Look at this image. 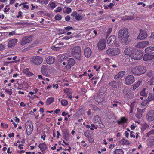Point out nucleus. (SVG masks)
Wrapping results in <instances>:
<instances>
[{"label": "nucleus", "instance_id": "40", "mask_svg": "<svg viewBox=\"0 0 154 154\" xmlns=\"http://www.w3.org/2000/svg\"><path fill=\"white\" fill-rule=\"evenodd\" d=\"M49 5H50V7L52 9H54L56 7L55 4L54 2H50L49 3Z\"/></svg>", "mask_w": 154, "mask_h": 154}, {"label": "nucleus", "instance_id": "38", "mask_svg": "<svg viewBox=\"0 0 154 154\" xmlns=\"http://www.w3.org/2000/svg\"><path fill=\"white\" fill-rule=\"evenodd\" d=\"M5 91L9 95H11L12 94V89H9L6 88L5 89Z\"/></svg>", "mask_w": 154, "mask_h": 154}, {"label": "nucleus", "instance_id": "24", "mask_svg": "<svg viewBox=\"0 0 154 154\" xmlns=\"http://www.w3.org/2000/svg\"><path fill=\"white\" fill-rule=\"evenodd\" d=\"M63 44L61 43H59L55 46L52 45L51 47V48L54 50H58L60 49L61 46L63 45Z\"/></svg>", "mask_w": 154, "mask_h": 154}, {"label": "nucleus", "instance_id": "45", "mask_svg": "<svg viewBox=\"0 0 154 154\" xmlns=\"http://www.w3.org/2000/svg\"><path fill=\"white\" fill-rule=\"evenodd\" d=\"M62 8L60 7H57L56 9L54 11L55 12H59L61 11Z\"/></svg>", "mask_w": 154, "mask_h": 154}, {"label": "nucleus", "instance_id": "21", "mask_svg": "<svg viewBox=\"0 0 154 154\" xmlns=\"http://www.w3.org/2000/svg\"><path fill=\"white\" fill-rule=\"evenodd\" d=\"M55 59L53 57H49L46 58V62L47 64H53L55 61Z\"/></svg>", "mask_w": 154, "mask_h": 154}, {"label": "nucleus", "instance_id": "8", "mask_svg": "<svg viewBox=\"0 0 154 154\" xmlns=\"http://www.w3.org/2000/svg\"><path fill=\"white\" fill-rule=\"evenodd\" d=\"M107 44H111L115 45L116 47H119V43H118L116 41V37L115 35H113L110 36L108 38L107 41Z\"/></svg>", "mask_w": 154, "mask_h": 154}, {"label": "nucleus", "instance_id": "52", "mask_svg": "<svg viewBox=\"0 0 154 154\" xmlns=\"http://www.w3.org/2000/svg\"><path fill=\"white\" fill-rule=\"evenodd\" d=\"M72 36H66L63 37L62 39H65V40H68L71 38H72Z\"/></svg>", "mask_w": 154, "mask_h": 154}, {"label": "nucleus", "instance_id": "19", "mask_svg": "<svg viewBox=\"0 0 154 154\" xmlns=\"http://www.w3.org/2000/svg\"><path fill=\"white\" fill-rule=\"evenodd\" d=\"M41 72L42 74L46 76H48V75L47 72V66L45 65H42L41 66Z\"/></svg>", "mask_w": 154, "mask_h": 154}, {"label": "nucleus", "instance_id": "4", "mask_svg": "<svg viewBox=\"0 0 154 154\" xmlns=\"http://www.w3.org/2000/svg\"><path fill=\"white\" fill-rule=\"evenodd\" d=\"M81 48L79 46H76L72 48L71 54L73 57L80 60H81Z\"/></svg>", "mask_w": 154, "mask_h": 154}, {"label": "nucleus", "instance_id": "60", "mask_svg": "<svg viewBox=\"0 0 154 154\" xmlns=\"http://www.w3.org/2000/svg\"><path fill=\"white\" fill-rule=\"evenodd\" d=\"M70 19V17L69 16H67L65 17V20L66 21H69Z\"/></svg>", "mask_w": 154, "mask_h": 154}, {"label": "nucleus", "instance_id": "15", "mask_svg": "<svg viewBox=\"0 0 154 154\" xmlns=\"http://www.w3.org/2000/svg\"><path fill=\"white\" fill-rule=\"evenodd\" d=\"M147 120L149 121H152L154 120V110H152L147 113L146 116Z\"/></svg>", "mask_w": 154, "mask_h": 154}, {"label": "nucleus", "instance_id": "1", "mask_svg": "<svg viewBox=\"0 0 154 154\" xmlns=\"http://www.w3.org/2000/svg\"><path fill=\"white\" fill-rule=\"evenodd\" d=\"M124 53L125 55H129L131 59L136 60L142 59L143 55L142 51L134 50L131 48H125Z\"/></svg>", "mask_w": 154, "mask_h": 154}, {"label": "nucleus", "instance_id": "50", "mask_svg": "<svg viewBox=\"0 0 154 154\" xmlns=\"http://www.w3.org/2000/svg\"><path fill=\"white\" fill-rule=\"evenodd\" d=\"M91 127L90 128V129L91 130L93 131L94 129H96L97 128V127L95 126V125L93 124L91 125Z\"/></svg>", "mask_w": 154, "mask_h": 154}, {"label": "nucleus", "instance_id": "49", "mask_svg": "<svg viewBox=\"0 0 154 154\" xmlns=\"http://www.w3.org/2000/svg\"><path fill=\"white\" fill-rule=\"evenodd\" d=\"M72 29V27L71 26H67L65 27V30H66V32Z\"/></svg>", "mask_w": 154, "mask_h": 154}, {"label": "nucleus", "instance_id": "6", "mask_svg": "<svg viewBox=\"0 0 154 154\" xmlns=\"http://www.w3.org/2000/svg\"><path fill=\"white\" fill-rule=\"evenodd\" d=\"M120 51L119 49L116 48H109L106 51V54L110 56H114L119 54Z\"/></svg>", "mask_w": 154, "mask_h": 154}, {"label": "nucleus", "instance_id": "58", "mask_svg": "<svg viewBox=\"0 0 154 154\" xmlns=\"http://www.w3.org/2000/svg\"><path fill=\"white\" fill-rule=\"evenodd\" d=\"M114 5L113 3H110L109 5H108V6L109 8H111Z\"/></svg>", "mask_w": 154, "mask_h": 154}, {"label": "nucleus", "instance_id": "23", "mask_svg": "<svg viewBox=\"0 0 154 154\" xmlns=\"http://www.w3.org/2000/svg\"><path fill=\"white\" fill-rule=\"evenodd\" d=\"M125 73V72L124 71H122L119 72L117 75H116L114 76V79L115 80H117L119 79H121L123 77Z\"/></svg>", "mask_w": 154, "mask_h": 154}, {"label": "nucleus", "instance_id": "22", "mask_svg": "<svg viewBox=\"0 0 154 154\" xmlns=\"http://www.w3.org/2000/svg\"><path fill=\"white\" fill-rule=\"evenodd\" d=\"M145 52L146 54H151L154 53V47L149 46L146 48L145 50Z\"/></svg>", "mask_w": 154, "mask_h": 154}, {"label": "nucleus", "instance_id": "9", "mask_svg": "<svg viewBox=\"0 0 154 154\" xmlns=\"http://www.w3.org/2000/svg\"><path fill=\"white\" fill-rule=\"evenodd\" d=\"M32 38L31 36H27L23 38L20 44L22 46L30 43L32 41Z\"/></svg>", "mask_w": 154, "mask_h": 154}, {"label": "nucleus", "instance_id": "32", "mask_svg": "<svg viewBox=\"0 0 154 154\" xmlns=\"http://www.w3.org/2000/svg\"><path fill=\"white\" fill-rule=\"evenodd\" d=\"M146 88L143 89L140 92V95L141 96L146 97L147 94V91H146Z\"/></svg>", "mask_w": 154, "mask_h": 154}, {"label": "nucleus", "instance_id": "55", "mask_svg": "<svg viewBox=\"0 0 154 154\" xmlns=\"http://www.w3.org/2000/svg\"><path fill=\"white\" fill-rule=\"evenodd\" d=\"M62 115L64 116H67L69 118L70 117V115L68 113H66L65 112H63L62 113Z\"/></svg>", "mask_w": 154, "mask_h": 154}, {"label": "nucleus", "instance_id": "31", "mask_svg": "<svg viewBox=\"0 0 154 154\" xmlns=\"http://www.w3.org/2000/svg\"><path fill=\"white\" fill-rule=\"evenodd\" d=\"M141 81H138L137 82L134 84L132 85L133 89L134 90H135L136 88H138L140 85Z\"/></svg>", "mask_w": 154, "mask_h": 154}, {"label": "nucleus", "instance_id": "64", "mask_svg": "<svg viewBox=\"0 0 154 154\" xmlns=\"http://www.w3.org/2000/svg\"><path fill=\"white\" fill-rule=\"evenodd\" d=\"M150 38L153 39L154 40V32H152Z\"/></svg>", "mask_w": 154, "mask_h": 154}, {"label": "nucleus", "instance_id": "14", "mask_svg": "<svg viewBox=\"0 0 154 154\" xmlns=\"http://www.w3.org/2000/svg\"><path fill=\"white\" fill-rule=\"evenodd\" d=\"M147 36L146 31L141 30H140V33L137 37L138 39H144Z\"/></svg>", "mask_w": 154, "mask_h": 154}, {"label": "nucleus", "instance_id": "47", "mask_svg": "<svg viewBox=\"0 0 154 154\" xmlns=\"http://www.w3.org/2000/svg\"><path fill=\"white\" fill-rule=\"evenodd\" d=\"M58 34H62L66 33V30L65 29H61L59 30L58 31Z\"/></svg>", "mask_w": 154, "mask_h": 154}, {"label": "nucleus", "instance_id": "25", "mask_svg": "<svg viewBox=\"0 0 154 154\" xmlns=\"http://www.w3.org/2000/svg\"><path fill=\"white\" fill-rule=\"evenodd\" d=\"M38 147L42 152L45 151L47 149V146L45 143H40L38 146Z\"/></svg>", "mask_w": 154, "mask_h": 154}, {"label": "nucleus", "instance_id": "56", "mask_svg": "<svg viewBox=\"0 0 154 154\" xmlns=\"http://www.w3.org/2000/svg\"><path fill=\"white\" fill-rule=\"evenodd\" d=\"M88 138L90 142L91 143L94 141L93 138L92 137L89 136L88 137Z\"/></svg>", "mask_w": 154, "mask_h": 154}, {"label": "nucleus", "instance_id": "10", "mask_svg": "<svg viewBox=\"0 0 154 154\" xmlns=\"http://www.w3.org/2000/svg\"><path fill=\"white\" fill-rule=\"evenodd\" d=\"M134 76L129 75L127 76L125 79V84L126 85H130L132 84L135 81Z\"/></svg>", "mask_w": 154, "mask_h": 154}, {"label": "nucleus", "instance_id": "7", "mask_svg": "<svg viewBox=\"0 0 154 154\" xmlns=\"http://www.w3.org/2000/svg\"><path fill=\"white\" fill-rule=\"evenodd\" d=\"M25 128L27 134L29 135L32 132L33 125L32 121L30 120L27 121L25 123Z\"/></svg>", "mask_w": 154, "mask_h": 154}, {"label": "nucleus", "instance_id": "29", "mask_svg": "<svg viewBox=\"0 0 154 154\" xmlns=\"http://www.w3.org/2000/svg\"><path fill=\"white\" fill-rule=\"evenodd\" d=\"M127 119L125 117H123L121 118V119L118 121V123L119 124L124 123L127 122Z\"/></svg>", "mask_w": 154, "mask_h": 154}, {"label": "nucleus", "instance_id": "16", "mask_svg": "<svg viewBox=\"0 0 154 154\" xmlns=\"http://www.w3.org/2000/svg\"><path fill=\"white\" fill-rule=\"evenodd\" d=\"M75 63V60L72 58H69L68 61V64L66 66V68L67 69H68L71 68Z\"/></svg>", "mask_w": 154, "mask_h": 154}, {"label": "nucleus", "instance_id": "28", "mask_svg": "<svg viewBox=\"0 0 154 154\" xmlns=\"http://www.w3.org/2000/svg\"><path fill=\"white\" fill-rule=\"evenodd\" d=\"M54 99L53 97H51L47 99L46 102V104L47 105L52 103L54 101Z\"/></svg>", "mask_w": 154, "mask_h": 154}, {"label": "nucleus", "instance_id": "48", "mask_svg": "<svg viewBox=\"0 0 154 154\" xmlns=\"http://www.w3.org/2000/svg\"><path fill=\"white\" fill-rule=\"evenodd\" d=\"M55 20H60L61 19V16L59 14H57L55 16Z\"/></svg>", "mask_w": 154, "mask_h": 154}, {"label": "nucleus", "instance_id": "54", "mask_svg": "<svg viewBox=\"0 0 154 154\" xmlns=\"http://www.w3.org/2000/svg\"><path fill=\"white\" fill-rule=\"evenodd\" d=\"M94 69H95L96 71H98L99 69L100 68V66L98 65L95 66H94Z\"/></svg>", "mask_w": 154, "mask_h": 154}, {"label": "nucleus", "instance_id": "30", "mask_svg": "<svg viewBox=\"0 0 154 154\" xmlns=\"http://www.w3.org/2000/svg\"><path fill=\"white\" fill-rule=\"evenodd\" d=\"M72 11L71 8L68 7H65L63 10V11L64 13L69 14Z\"/></svg>", "mask_w": 154, "mask_h": 154}, {"label": "nucleus", "instance_id": "51", "mask_svg": "<svg viewBox=\"0 0 154 154\" xmlns=\"http://www.w3.org/2000/svg\"><path fill=\"white\" fill-rule=\"evenodd\" d=\"M10 10V8L8 5H7L6 7L4 8V12L5 13L8 12Z\"/></svg>", "mask_w": 154, "mask_h": 154}, {"label": "nucleus", "instance_id": "12", "mask_svg": "<svg viewBox=\"0 0 154 154\" xmlns=\"http://www.w3.org/2000/svg\"><path fill=\"white\" fill-rule=\"evenodd\" d=\"M106 40L103 39L100 40L97 44L98 48L99 50H103L106 47Z\"/></svg>", "mask_w": 154, "mask_h": 154}, {"label": "nucleus", "instance_id": "37", "mask_svg": "<svg viewBox=\"0 0 154 154\" xmlns=\"http://www.w3.org/2000/svg\"><path fill=\"white\" fill-rule=\"evenodd\" d=\"M37 1L38 2L42 4H46L48 3L49 1L48 0H37Z\"/></svg>", "mask_w": 154, "mask_h": 154}, {"label": "nucleus", "instance_id": "11", "mask_svg": "<svg viewBox=\"0 0 154 154\" xmlns=\"http://www.w3.org/2000/svg\"><path fill=\"white\" fill-rule=\"evenodd\" d=\"M120 81H112L108 84L109 86L111 87L116 89L119 88L121 85Z\"/></svg>", "mask_w": 154, "mask_h": 154}, {"label": "nucleus", "instance_id": "2", "mask_svg": "<svg viewBox=\"0 0 154 154\" xmlns=\"http://www.w3.org/2000/svg\"><path fill=\"white\" fill-rule=\"evenodd\" d=\"M119 39L124 42H126L128 38V32L125 28L122 29L118 32Z\"/></svg>", "mask_w": 154, "mask_h": 154}, {"label": "nucleus", "instance_id": "53", "mask_svg": "<svg viewBox=\"0 0 154 154\" xmlns=\"http://www.w3.org/2000/svg\"><path fill=\"white\" fill-rule=\"evenodd\" d=\"M121 141L122 142L123 144H126L128 143V141L125 140L124 138H123L121 140Z\"/></svg>", "mask_w": 154, "mask_h": 154}, {"label": "nucleus", "instance_id": "34", "mask_svg": "<svg viewBox=\"0 0 154 154\" xmlns=\"http://www.w3.org/2000/svg\"><path fill=\"white\" fill-rule=\"evenodd\" d=\"M134 16H125L123 18V19L124 20H130L134 19Z\"/></svg>", "mask_w": 154, "mask_h": 154}, {"label": "nucleus", "instance_id": "27", "mask_svg": "<svg viewBox=\"0 0 154 154\" xmlns=\"http://www.w3.org/2000/svg\"><path fill=\"white\" fill-rule=\"evenodd\" d=\"M93 122L94 123H100L101 121L100 117L98 115L95 116L93 118Z\"/></svg>", "mask_w": 154, "mask_h": 154}, {"label": "nucleus", "instance_id": "46", "mask_svg": "<svg viewBox=\"0 0 154 154\" xmlns=\"http://www.w3.org/2000/svg\"><path fill=\"white\" fill-rule=\"evenodd\" d=\"M124 92L125 94L128 95L130 94L131 93V91L130 89H127L125 90Z\"/></svg>", "mask_w": 154, "mask_h": 154}, {"label": "nucleus", "instance_id": "18", "mask_svg": "<svg viewBox=\"0 0 154 154\" xmlns=\"http://www.w3.org/2000/svg\"><path fill=\"white\" fill-rule=\"evenodd\" d=\"M91 51L90 48L88 47H86L84 50V54L86 57H89L91 54Z\"/></svg>", "mask_w": 154, "mask_h": 154}, {"label": "nucleus", "instance_id": "39", "mask_svg": "<svg viewBox=\"0 0 154 154\" xmlns=\"http://www.w3.org/2000/svg\"><path fill=\"white\" fill-rule=\"evenodd\" d=\"M149 102V100L148 99L144 100L142 102L141 105L143 106H145Z\"/></svg>", "mask_w": 154, "mask_h": 154}, {"label": "nucleus", "instance_id": "44", "mask_svg": "<svg viewBox=\"0 0 154 154\" xmlns=\"http://www.w3.org/2000/svg\"><path fill=\"white\" fill-rule=\"evenodd\" d=\"M82 15L80 14H77L75 16V19L77 20H79L82 19Z\"/></svg>", "mask_w": 154, "mask_h": 154}, {"label": "nucleus", "instance_id": "20", "mask_svg": "<svg viewBox=\"0 0 154 154\" xmlns=\"http://www.w3.org/2000/svg\"><path fill=\"white\" fill-rule=\"evenodd\" d=\"M154 58V56L151 54H145L143 56V60L144 61L151 60Z\"/></svg>", "mask_w": 154, "mask_h": 154}, {"label": "nucleus", "instance_id": "26", "mask_svg": "<svg viewBox=\"0 0 154 154\" xmlns=\"http://www.w3.org/2000/svg\"><path fill=\"white\" fill-rule=\"evenodd\" d=\"M23 72L29 77L31 76L34 75V74L30 72L29 69L27 68H26L24 70Z\"/></svg>", "mask_w": 154, "mask_h": 154}, {"label": "nucleus", "instance_id": "33", "mask_svg": "<svg viewBox=\"0 0 154 154\" xmlns=\"http://www.w3.org/2000/svg\"><path fill=\"white\" fill-rule=\"evenodd\" d=\"M64 92L67 95L71 94L72 92V90L71 89L66 88L64 90Z\"/></svg>", "mask_w": 154, "mask_h": 154}, {"label": "nucleus", "instance_id": "17", "mask_svg": "<svg viewBox=\"0 0 154 154\" xmlns=\"http://www.w3.org/2000/svg\"><path fill=\"white\" fill-rule=\"evenodd\" d=\"M17 42V40L16 39L9 40L8 44V48H11L14 46Z\"/></svg>", "mask_w": 154, "mask_h": 154}, {"label": "nucleus", "instance_id": "62", "mask_svg": "<svg viewBox=\"0 0 154 154\" xmlns=\"http://www.w3.org/2000/svg\"><path fill=\"white\" fill-rule=\"evenodd\" d=\"M94 0H88L87 2L89 4H91L94 2Z\"/></svg>", "mask_w": 154, "mask_h": 154}, {"label": "nucleus", "instance_id": "61", "mask_svg": "<svg viewBox=\"0 0 154 154\" xmlns=\"http://www.w3.org/2000/svg\"><path fill=\"white\" fill-rule=\"evenodd\" d=\"M14 134L13 133H10L8 134V136L9 137H13L14 136Z\"/></svg>", "mask_w": 154, "mask_h": 154}, {"label": "nucleus", "instance_id": "5", "mask_svg": "<svg viewBox=\"0 0 154 154\" xmlns=\"http://www.w3.org/2000/svg\"><path fill=\"white\" fill-rule=\"evenodd\" d=\"M43 61V58L40 56H35L30 59V63L31 64L38 65L41 64Z\"/></svg>", "mask_w": 154, "mask_h": 154}, {"label": "nucleus", "instance_id": "42", "mask_svg": "<svg viewBox=\"0 0 154 154\" xmlns=\"http://www.w3.org/2000/svg\"><path fill=\"white\" fill-rule=\"evenodd\" d=\"M148 98V100H149V101H150L151 100L154 99V96L151 94H149Z\"/></svg>", "mask_w": 154, "mask_h": 154}, {"label": "nucleus", "instance_id": "13", "mask_svg": "<svg viewBox=\"0 0 154 154\" xmlns=\"http://www.w3.org/2000/svg\"><path fill=\"white\" fill-rule=\"evenodd\" d=\"M149 42L148 41H143L138 43L136 45V47L139 48H143L149 45Z\"/></svg>", "mask_w": 154, "mask_h": 154}, {"label": "nucleus", "instance_id": "36", "mask_svg": "<svg viewBox=\"0 0 154 154\" xmlns=\"http://www.w3.org/2000/svg\"><path fill=\"white\" fill-rule=\"evenodd\" d=\"M61 103L63 106H66L68 104V102L66 100L62 99L61 101Z\"/></svg>", "mask_w": 154, "mask_h": 154}, {"label": "nucleus", "instance_id": "35", "mask_svg": "<svg viewBox=\"0 0 154 154\" xmlns=\"http://www.w3.org/2000/svg\"><path fill=\"white\" fill-rule=\"evenodd\" d=\"M114 154H124L123 151L121 149H117L114 152Z\"/></svg>", "mask_w": 154, "mask_h": 154}, {"label": "nucleus", "instance_id": "43", "mask_svg": "<svg viewBox=\"0 0 154 154\" xmlns=\"http://www.w3.org/2000/svg\"><path fill=\"white\" fill-rule=\"evenodd\" d=\"M1 125L2 128L5 129L7 128L8 127V125L7 124L3 122L1 123Z\"/></svg>", "mask_w": 154, "mask_h": 154}, {"label": "nucleus", "instance_id": "57", "mask_svg": "<svg viewBox=\"0 0 154 154\" xmlns=\"http://www.w3.org/2000/svg\"><path fill=\"white\" fill-rule=\"evenodd\" d=\"M152 72L151 71H150L147 73V75L149 77H150L152 75Z\"/></svg>", "mask_w": 154, "mask_h": 154}, {"label": "nucleus", "instance_id": "59", "mask_svg": "<svg viewBox=\"0 0 154 154\" xmlns=\"http://www.w3.org/2000/svg\"><path fill=\"white\" fill-rule=\"evenodd\" d=\"M5 47L4 45L2 44H0V51L4 49Z\"/></svg>", "mask_w": 154, "mask_h": 154}, {"label": "nucleus", "instance_id": "41", "mask_svg": "<svg viewBox=\"0 0 154 154\" xmlns=\"http://www.w3.org/2000/svg\"><path fill=\"white\" fill-rule=\"evenodd\" d=\"M137 104V102L136 101H134L131 103L130 106V108L134 109V108L135 106Z\"/></svg>", "mask_w": 154, "mask_h": 154}, {"label": "nucleus", "instance_id": "3", "mask_svg": "<svg viewBox=\"0 0 154 154\" xmlns=\"http://www.w3.org/2000/svg\"><path fill=\"white\" fill-rule=\"evenodd\" d=\"M146 70L147 69L145 67L142 66H138L132 68L131 71L135 75H140L146 72Z\"/></svg>", "mask_w": 154, "mask_h": 154}, {"label": "nucleus", "instance_id": "63", "mask_svg": "<svg viewBox=\"0 0 154 154\" xmlns=\"http://www.w3.org/2000/svg\"><path fill=\"white\" fill-rule=\"evenodd\" d=\"M135 128V126L134 124L131 125V129L132 130H134Z\"/></svg>", "mask_w": 154, "mask_h": 154}]
</instances>
